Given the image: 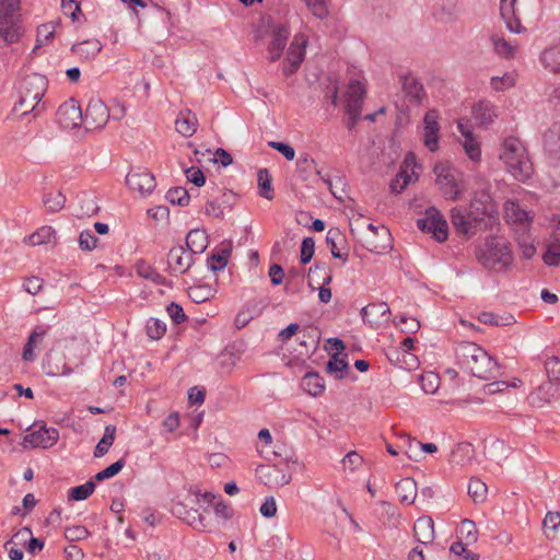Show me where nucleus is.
Masks as SVG:
<instances>
[{
	"label": "nucleus",
	"instance_id": "f257e3e1",
	"mask_svg": "<svg viewBox=\"0 0 560 560\" xmlns=\"http://www.w3.org/2000/svg\"><path fill=\"white\" fill-rule=\"evenodd\" d=\"M500 159L515 179L525 182L532 176L533 165L518 138L509 137L503 141Z\"/></svg>",
	"mask_w": 560,
	"mask_h": 560
},
{
	"label": "nucleus",
	"instance_id": "f03ea898",
	"mask_svg": "<svg viewBox=\"0 0 560 560\" xmlns=\"http://www.w3.org/2000/svg\"><path fill=\"white\" fill-rule=\"evenodd\" d=\"M478 261L487 269L502 272L513 264L510 244L500 237H488L477 254Z\"/></svg>",
	"mask_w": 560,
	"mask_h": 560
},
{
	"label": "nucleus",
	"instance_id": "7ed1b4c3",
	"mask_svg": "<svg viewBox=\"0 0 560 560\" xmlns=\"http://www.w3.org/2000/svg\"><path fill=\"white\" fill-rule=\"evenodd\" d=\"M489 214L490 209L488 206L480 200L474 199L469 211L464 207H454L451 210V221L457 233L474 234L477 223L481 222Z\"/></svg>",
	"mask_w": 560,
	"mask_h": 560
},
{
	"label": "nucleus",
	"instance_id": "20e7f679",
	"mask_svg": "<svg viewBox=\"0 0 560 560\" xmlns=\"http://www.w3.org/2000/svg\"><path fill=\"white\" fill-rule=\"evenodd\" d=\"M459 365L472 376L481 380L498 377L501 369L498 359L491 355L490 352L464 354V358L459 360Z\"/></svg>",
	"mask_w": 560,
	"mask_h": 560
},
{
	"label": "nucleus",
	"instance_id": "39448f33",
	"mask_svg": "<svg viewBox=\"0 0 560 560\" xmlns=\"http://www.w3.org/2000/svg\"><path fill=\"white\" fill-rule=\"evenodd\" d=\"M19 10L20 0H0V35L8 43L16 42L23 34Z\"/></svg>",
	"mask_w": 560,
	"mask_h": 560
},
{
	"label": "nucleus",
	"instance_id": "423d86ee",
	"mask_svg": "<svg viewBox=\"0 0 560 560\" xmlns=\"http://www.w3.org/2000/svg\"><path fill=\"white\" fill-rule=\"evenodd\" d=\"M417 226L420 231L431 234L440 243L447 240V222L441 212L433 207L427 209L424 217L417 220Z\"/></svg>",
	"mask_w": 560,
	"mask_h": 560
},
{
	"label": "nucleus",
	"instance_id": "0eeeda50",
	"mask_svg": "<svg viewBox=\"0 0 560 560\" xmlns=\"http://www.w3.org/2000/svg\"><path fill=\"white\" fill-rule=\"evenodd\" d=\"M109 119V109L105 103L97 97L90 100L83 114L82 126L85 130L102 129Z\"/></svg>",
	"mask_w": 560,
	"mask_h": 560
},
{
	"label": "nucleus",
	"instance_id": "6e6552de",
	"mask_svg": "<svg viewBox=\"0 0 560 560\" xmlns=\"http://www.w3.org/2000/svg\"><path fill=\"white\" fill-rule=\"evenodd\" d=\"M434 173L436 175V183L443 196L446 199L456 200L463 190L460 182L457 178L458 173L444 165H436L434 167Z\"/></svg>",
	"mask_w": 560,
	"mask_h": 560
},
{
	"label": "nucleus",
	"instance_id": "1a4fd4ad",
	"mask_svg": "<svg viewBox=\"0 0 560 560\" xmlns=\"http://www.w3.org/2000/svg\"><path fill=\"white\" fill-rule=\"evenodd\" d=\"M83 113L74 98L62 103L56 112V121L62 129H77L82 126Z\"/></svg>",
	"mask_w": 560,
	"mask_h": 560
},
{
	"label": "nucleus",
	"instance_id": "9d476101",
	"mask_svg": "<svg viewBox=\"0 0 560 560\" xmlns=\"http://www.w3.org/2000/svg\"><path fill=\"white\" fill-rule=\"evenodd\" d=\"M271 39L267 46V58L270 62L279 60L283 54V50L288 44L290 37V28L285 24L270 23Z\"/></svg>",
	"mask_w": 560,
	"mask_h": 560
},
{
	"label": "nucleus",
	"instance_id": "9b49d317",
	"mask_svg": "<svg viewBox=\"0 0 560 560\" xmlns=\"http://www.w3.org/2000/svg\"><path fill=\"white\" fill-rule=\"evenodd\" d=\"M195 264V256L183 245L173 246L167 254V271L173 276L186 273Z\"/></svg>",
	"mask_w": 560,
	"mask_h": 560
},
{
	"label": "nucleus",
	"instance_id": "f8f14e48",
	"mask_svg": "<svg viewBox=\"0 0 560 560\" xmlns=\"http://www.w3.org/2000/svg\"><path fill=\"white\" fill-rule=\"evenodd\" d=\"M126 184L142 196L151 194L156 186L155 177L147 170L129 172L126 176Z\"/></svg>",
	"mask_w": 560,
	"mask_h": 560
},
{
	"label": "nucleus",
	"instance_id": "ddd939ff",
	"mask_svg": "<svg viewBox=\"0 0 560 560\" xmlns=\"http://www.w3.org/2000/svg\"><path fill=\"white\" fill-rule=\"evenodd\" d=\"M399 81L407 101L412 105H419L425 97L423 84L415 75L407 73L400 74Z\"/></svg>",
	"mask_w": 560,
	"mask_h": 560
},
{
	"label": "nucleus",
	"instance_id": "4468645a",
	"mask_svg": "<svg viewBox=\"0 0 560 560\" xmlns=\"http://www.w3.org/2000/svg\"><path fill=\"white\" fill-rule=\"evenodd\" d=\"M365 96L364 85L353 80L349 83L345 98L346 114L361 115L362 104Z\"/></svg>",
	"mask_w": 560,
	"mask_h": 560
},
{
	"label": "nucleus",
	"instance_id": "2eb2a0df",
	"mask_svg": "<svg viewBox=\"0 0 560 560\" xmlns=\"http://www.w3.org/2000/svg\"><path fill=\"white\" fill-rule=\"evenodd\" d=\"M348 352H332L326 364V373L335 380H343L351 374L349 362L347 361Z\"/></svg>",
	"mask_w": 560,
	"mask_h": 560
},
{
	"label": "nucleus",
	"instance_id": "dca6fc26",
	"mask_svg": "<svg viewBox=\"0 0 560 560\" xmlns=\"http://www.w3.org/2000/svg\"><path fill=\"white\" fill-rule=\"evenodd\" d=\"M235 195L230 190H223L221 192L220 200L219 199H210L206 202L205 212L208 215H213L215 218H223L225 210H231L234 201Z\"/></svg>",
	"mask_w": 560,
	"mask_h": 560
},
{
	"label": "nucleus",
	"instance_id": "f3484780",
	"mask_svg": "<svg viewBox=\"0 0 560 560\" xmlns=\"http://www.w3.org/2000/svg\"><path fill=\"white\" fill-rule=\"evenodd\" d=\"M544 150L549 158L560 162V121L553 122L544 133Z\"/></svg>",
	"mask_w": 560,
	"mask_h": 560
},
{
	"label": "nucleus",
	"instance_id": "a211bd4d",
	"mask_svg": "<svg viewBox=\"0 0 560 560\" xmlns=\"http://www.w3.org/2000/svg\"><path fill=\"white\" fill-rule=\"evenodd\" d=\"M424 122V145L434 152L438 150L439 143V122L435 110H429L423 119Z\"/></svg>",
	"mask_w": 560,
	"mask_h": 560
},
{
	"label": "nucleus",
	"instance_id": "6ab92c4d",
	"mask_svg": "<svg viewBox=\"0 0 560 560\" xmlns=\"http://www.w3.org/2000/svg\"><path fill=\"white\" fill-rule=\"evenodd\" d=\"M553 382L555 381L548 380L540 384L535 392L530 393L529 400L533 406L540 408L549 404L556 397L559 392V384H555Z\"/></svg>",
	"mask_w": 560,
	"mask_h": 560
},
{
	"label": "nucleus",
	"instance_id": "aec40b11",
	"mask_svg": "<svg viewBox=\"0 0 560 560\" xmlns=\"http://www.w3.org/2000/svg\"><path fill=\"white\" fill-rule=\"evenodd\" d=\"M413 536L422 545H429L434 540V522L430 516L419 517L413 525Z\"/></svg>",
	"mask_w": 560,
	"mask_h": 560
},
{
	"label": "nucleus",
	"instance_id": "412c9836",
	"mask_svg": "<svg viewBox=\"0 0 560 560\" xmlns=\"http://www.w3.org/2000/svg\"><path fill=\"white\" fill-rule=\"evenodd\" d=\"M302 389L312 397H320L326 389L325 381L318 372L308 371L301 380Z\"/></svg>",
	"mask_w": 560,
	"mask_h": 560
},
{
	"label": "nucleus",
	"instance_id": "4be33fe9",
	"mask_svg": "<svg viewBox=\"0 0 560 560\" xmlns=\"http://www.w3.org/2000/svg\"><path fill=\"white\" fill-rule=\"evenodd\" d=\"M504 217L508 223L513 224L528 225L532 221L529 213L514 200L504 203Z\"/></svg>",
	"mask_w": 560,
	"mask_h": 560
},
{
	"label": "nucleus",
	"instance_id": "5701e85b",
	"mask_svg": "<svg viewBox=\"0 0 560 560\" xmlns=\"http://www.w3.org/2000/svg\"><path fill=\"white\" fill-rule=\"evenodd\" d=\"M102 47L103 46L98 39L92 38L73 44L70 50L81 60L89 61L94 59L100 54Z\"/></svg>",
	"mask_w": 560,
	"mask_h": 560
},
{
	"label": "nucleus",
	"instance_id": "b1692460",
	"mask_svg": "<svg viewBox=\"0 0 560 560\" xmlns=\"http://www.w3.org/2000/svg\"><path fill=\"white\" fill-rule=\"evenodd\" d=\"M388 361L406 371H415L420 366V359L416 352H385Z\"/></svg>",
	"mask_w": 560,
	"mask_h": 560
},
{
	"label": "nucleus",
	"instance_id": "393cba45",
	"mask_svg": "<svg viewBox=\"0 0 560 560\" xmlns=\"http://www.w3.org/2000/svg\"><path fill=\"white\" fill-rule=\"evenodd\" d=\"M266 468L268 470L266 474V483H268L270 487H283L288 485L292 479L287 464L279 463L272 466H267Z\"/></svg>",
	"mask_w": 560,
	"mask_h": 560
},
{
	"label": "nucleus",
	"instance_id": "a878e982",
	"mask_svg": "<svg viewBox=\"0 0 560 560\" xmlns=\"http://www.w3.org/2000/svg\"><path fill=\"white\" fill-rule=\"evenodd\" d=\"M516 0H501L500 13L504 20L508 30L512 33H521L523 27L520 20L515 16Z\"/></svg>",
	"mask_w": 560,
	"mask_h": 560
},
{
	"label": "nucleus",
	"instance_id": "bb28decb",
	"mask_svg": "<svg viewBox=\"0 0 560 560\" xmlns=\"http://www.w3.org/2000/svg\"><path fill=\"white\" fill-rule=\"evenodd\" d=\"M59 440V431L55 427H47L45 421L37 420V447L47 450Z\"/></svg>",
	"mask_w": 560,
	"mask_h": 560
},
{
	"label": "nucleus",
	"instance_id": "cd10ccee",
	"mask_svg": "<svg viewBox=\"0 0 560 560\" xmlns=\"http://www.w3.org/2000/svg\"><path fill=\"white\" fill-rule=\"evenodd\" d=\"M185 244L188 252L194 256L202 254L209 244L208 235L205 230H191L186 236Z\"/></svg>",
	"mask_w": 560,
	"mask_h": 560
},
{
	"label": "nucleus",
	"instance_id": "c85d7f7f",
	"mask_svg": "<svg viewBox=\"0 0 560 560\" xmlns=\"http://www.w3.org/2000/svg\"><path fill=\"white\" fill-rule=\"evenodd\" d=\"M540 62L549 72L560 74V42L542 50Z\"/></svg>",
	"mask_w": 560,
	"mask_h": 560
},
{
	"label": "nucleus",
	"instance_id": "c756f323",
	"mask_svg": "<svg viewBox=\"0 0 560 560\" xmlns=\"http://www.w3.org/2000/svg\"><path fill=\"white\" fill-rule=\"evenodd\" d=\"M395 491L401 503L410 505L417 498V483L412 478H404L395 485Z\"/></svg>",
	"mask_w": 560,
	"mask_h": 560
},
{
	"label": "nucleus",
	"instance_id": "7c9ffc66",
	"mask_svg": "<svg viewBox=\"0 0 560 560\" xmlns=\"http://www.w3.org/2000/svg\"><path fill=\"white\" fill-rule=\"evenodd\" d=\"M231 252L232 243L228 242L226 244H223V247H221L217 253H213L208 257V268L214 272L223 270L229 262Z\"/></svg>",
	"mask_w": 560,
	"mask_h": 560
},
{
	"label": "nucleus",
	"instance_id": "2f4dec72",
	"mask_svg": "<svg viewBox=\"0 0 560 560\" xmlns=\"http://www.w3.org/2000/svg\"><path fill=\"white\" fill-rule=\"evenodd\" d=\"M345 242V236L337 228L329 229L326 235V243L329 246L332 257L341 259L343 262L348 261V253H342L340 244Z\"/></svg>",
	"mask_w": 560,
	"mask_h": 560
},
{
	"label": "nucleus",
	"instance_id": "473e14b6",
	"mask_svg": "<svg viewBox=\"0 0 560 560\" xmlns=\"http://www.w3.org/2000/svg\"><path fill=\"white\" fill-rule=\"evenodd\" d=\"M9 545L24 547L30 553H35V537L33 536L32 528L25 526L18 530L13 537L5 542L4 547Z\"/></svg>",
	"mask_w": 560,
	"mask_h": 560
},
{
	"label": "nucleus",
	"instance_id": "72a5a7b5",
	"mask_svg": "<svg viewBox=\"0 0 560 560\" xmlns=\"http://www.w3.org/2000/svg\"><path fill=\"white\" fill-rule=\"evenodd\" d=\"M240 360V352H218L213 358V364L218 372L228 374Z\"/></svg>",
	"mask_w": 560,
	"mask_h": 560
},
{
	"label": "nucleus",
	"instance_id": "f704fd0d",
	"mask_svg": "<svg viewBox=\"0 0 560 560\" xmlns=\"http://www.w3.org/2000/svg\"><path fill=\"white\" fill-rule=\"evenodd\" d=\"M458 130L465 138L463 145L469 159L472 161H479L481 156V150L478 141L472 136V131H470L460 122L458 124Z\"/></svg>",
	"mask_w": 560,
	"mask_h": 560
},
{
	"label": "nucleus",
	"instance_id": "c9c22d12",
	"mask_svg": "<svg viewBox=\"0 0 560 560\" xmlns=\"http://www.w3.org/2000/svg\"><path fill=\"white\" fill-rule=\"evenodd\" d=\"M316 174L319 176V178L323 180V183L327 186V188L329 189V191L331 192V195L339 199V200H342L343 197L346 196V190H345V187H346V183H345V178L341 177V176H335V177H330L328 174H325L323 175L320 171H316Z\"/></svg>",
	"mask_w": 560,
	"mask_h": 560
},
{
	"label": "nucleus",
	"instance_id": "e433bc0d",
	"mask_svg": "<svg viewBox=\"0 0 560 560\" xmlns=\"http://www.w3.org/2000/svg\"><path fill=\"white\" fill-rule=\"evenodd\" d=\"M298 339L300 346L317 350L320 341V331L316 327H307L299 331Z\"/></svg>",
	"mask_w": 560,
	"mask_h": 560
},
{
	"label": "nucleus",
	"instance_id": "4c0bfd02",
	"mask_svg": "<svg viewBox=\"0 0 560 560\" xmlns=\"http://www.w3.org/2000/svg\"><path fill=\"white\" fill-rule=\"evenodd\" d=\"M302 42L300 43L298 37L290 44L285 61L289 63H293L294 66H301L305 56V47L307 40L301 36Z\"/></svg>",
	"mask_w": 560,
	"mask_h": 560
},
{
	"label": "nucleus",
	"instance_id": "58836bf2",
	"mask_svg": "<svg viewBox=\"0 0 560 560\" xmlns=\"http://www.w3.org/2000/svg\"><path fill=\"white\" fill-rule=\"evenodd\" d=\"M116 436V427L114 424H107L104 430V434L102 439L98 441V443L95 446L94 450V457H102L104 456L109 447L113 445Z\"/></svg>",
	"mask_w": 560,
	"mask_h": 560
},
{
	"label": "nucleus",
	"instance_id": "ea45409f",
	"mask_svg": "<svg viewBox=\"0 0 560 560\" xmlns=\"http://www.w3.org/2000/svg\"><path fill=\"white\" fill-rule=\"evenodd\" d=\"M78 202L80 206L79 214L82 217H93L97 214L100 210L96 198L92 194L83 192L81 196H79Z\"/></svg>",
	"mask_w": 560,
	"mask_h": 560
},
{
	"label": "nucleus",
	"instance_id": "a19ab883",
	"mask_svg": "<svg viewBox=\"0 0 560 560\" xmlns=\"http://www.w3.org/2000/svg\"><path fill=\"white\" fill-rule=\"evenodd\" d=\"M259 195L267 199H273V189L271 186L272 177L267 168H260L257 173Z\"/></svg>",
	"mask_w": 560,
	"mask_h": 560
},
{
	"label": "nucleus",
	"instance_id": "79ce46f5",
	"mask_svg": "<svg viewBox=\"0 0 560 560\" xmlns=\"http://www.w3.org/2000/svg\"><path fill=\"white\" fill-rule=\"evenodd\" d=\"M472 114L476 120L487 126L493 120V106L490 102H479L474 106Z\"/></svg>",
	"mask_w": 560,
	"mask_h": 560
},
{
	"label": "nucleus",
	"instance_id": "37998d69",
	"mask_svg": "<svg viewBox=\"0 0 560 560\" xmlns=\"http://www.w3.org/2000/svg\"><path fill=\"white\" fill-rule=\"evenodd\" d=\"M65 196L56 190L43 195V205L48 212H58L65 207Z\"/></svg>",
	"mask_w": 560,
	"mask_h": 560
},
{
	"label": "nucleus",
	"instance_id": "c03bdc74",
	"mask_svg": "<svg viewBox=\"0 0 560 560\" xmlns=\"http://www.w3.org/2000/svg\"><path fill=\"white\" fill-rule=\"evenodd\" d=\"M458 538L464 540L466 545L476 542L478 532L475 522L468 518L463 520L458 527Z\"/></svg>",
	"mask_w": 560,
	"mask_h": 560
},
{
	"label": "nucleus",
	"instance_id": "a18cd8bd",
	"mask_svg": "<svg viewBox=\"0 0 560 560\" xmlns=\"http://www.w3.org/2000/svg\"><path fill=\"white\" fill-rule=\"evenodd\" d=\"M487 485L479 478H471L468 483V494L475 503H482L487 499Z\"/></svg>",
	"mask_w": 560,
	"mask_h": 560
},
{
	"label": "nucleus",
	"instance_id": "49530a36",
	"mask_svg": "<svg viewBox=\"0 0 560 560\" xmlns=\"http://www.w3.org/2000/svg\"><path fill=\"white\" fill-rule=\"evenodd\" d=\"M166 200L172 205H177L180 207H186L189 203L190 196L186 188L184 187H173L170 188L165 196Z\"/></svg>",
	"mask_w": 560,
	"mask_h": 560
},
{
	"label": "nucleus",
	"instance_id": "de8ad7c7",
	"mask_svg": "<svg viewBox=\"0 0 560 560\" xmlns=\"http://www.w3.org/2000/svg\"><path fill=\"white\" fill-rule=\"evenodd\" d=\"M94 490L95 482L91 479L83 485L71 488L68 498L73 501H82L88 499Z\"/></svg>",
	"mask_w": 560,
	"mask_h": 560
},
{
	"label": "nucleus",
	"instance_id": "09e8293b",
	"mask_svg": "<svg viewBox=\"0 0 560 560\" xmlns=\"http://www.w3.org/2000/svg\"><path fill=\"white\" fill-rule=\"evenodd\" d=\"M213 295L212 288L208 284L194 285L188 289V296L194 303H203Z\"/></svg>",
	"mask_w": 560,
	"mask_h": 560
},
{
	"label": "nucleus",
	"instance_id": "8fccbe9b",
	"mask_svg": "<svg viewBox=\"0 0 560 560\" xmlns=\"http://www.w3.org/2000/svg\"><path fill=\"white\" fill-rule=\"evenodd\" d=\"M57 244V233L48 225L37 229V245H44L47 248H52Z\"/></svg>",
	"mask_w": 560,
	"mask_h": 560
},
{
	"label": "nucleus",
	"instance_id": "3c124183",
	"mask_svg": "<svg viewBox=\"0 0 560 560\" xmlns=\"http://www.w3.org/2000/svg\"><path fill=\"white\" fill-rule=\"evenodd\" d=\"M57 24V22H49L37 26V49L54 38Z\"/></svg>",
	"mask_w": 560,
	"mask_h": 560
},
{
	"label": "nucleus",
	"instance_id": "603ef678",
	"mask_svg": "<svg viewBox=\"0 0 560 560\" xmlns=\"http://www.w3.org/2000/svg\"><path fill=\"white\" fill-rule=\"evenodd\" d=\"M491 43H492L494 51L500 57L511 58V57L514 56L516 48L514 46H512L505 39H503V38H501V37H499L497 35H492L491 36Z\"/></svg>",
	"mask_w": 560,
	"mask_h": 560
},
{
	"label": "nucleus",
	"instance_id": "864d4df0",
	"mask_svg": "<svg viewBox=\"0 0 560 560\" xmlns=\"http://www.w3.org/2000/svg\"><path fill=\"white\" fill-rule=\"evenodd\" d=\"M147 335L152 340L161 339L166 332V324L159 318H150L147 322Z\"/></svg>",
	"mask_w": 560,
	"mask_h": 560
},
{
	"label": "nucleus",
	"instance_id": "5fc2aeb1",
	"mask_svg": "<svg viewBox=\"0 0 560 560\" xmlns=\"http://www.w3.org/2000/svg\"><path fill=\"white\" fill-rule=\"evenodd\" d=\"M315 168V160L308 154H302L296 161V170L302 180H307L311 172Z\"/></svg>",
	"mask_w": 560,
	"mask_h": 560
},
{
	"label": "nucleus",
	"instance_id": "6e6d98bb",
	"mask_svg": "<svg viewBox=\"0 0 560 560\" xmlns=\"http://www.w3.org/2000/svg\"><path fill=\"white\" fill-rule=\"evenodd\" d=\"M303 2L315 18L319 20L328 18L327 0H303Z\"/></svg>",
	"mask_w": 560,
	"mask_h": 560
},
{
	"label": "nucleus",
	"instance_id": "4d7b16f0",
	"mask_svg": "<svg viewBox=\"0 0 560 560\" xmlns=\"http://www.w3.org/2000/svg\"><path fill=\"white\" fill-rule=\"evenodd\" d=\"M478 320L485 325L504 326L512 324L514 318L511 315L506 318H503L491 312H482L479 314Z\"/></svg>",
	"mask_w": 560,
	"mask_h": 560
},
{
	"label": "nucleus",
	"instance_id": "13d9d810",
	"mask_svg": "<svg viewBox=\"0 0 560 560\" xmlns=\"http://www.w3.org/2000/svg\"><path fill=\"white\" fill-rule=\"evenodd\" d=\"M390 313V310L388 305L384 302L382 303H371L362 308L361 315L363 319H368L369 316L377 315L380 314L382 317H385V319L388 317Z\"/></svg>",
	"mask_w": 560,
	"mask_h": 560
},
{
	"label": "nucleus",
	"instance_id": "bf43d9fd",
	"mask_svg": "<svg viewBox=\"0 0 560 560\" xmlns=\"http://www.w3.org/2000/svg\"><path fill=\"white\" fill-rule=\"evenodd\" d=\"M544 261L548 266L556 267L560 264V242L555 240L547 246L544 255Z\"/></svg>",
	"mask_w": 560,
	"mask_h": 560
},
{
	"label": "nucleus",
	"instance_id": "052dcab7",
	"mask_svg": "<svg viewBox=\"0 0 560 560\" xmlns=\"http://www.w3.org/2000/svg\"><path fill=\"white\" fill-rule=\"evenodd\" d=\"M545 370L550 381L560 382V358L557 355L548 357L545 361Z\"/></svg>",
	"mask_w": 560,
	"mask_h": 560
},
{
	"label": "nucleus",
	"instance_id": "680f3d73",
	"mask_svg": "<svg viewBox=\"0 0 560 560\" xmlns=\"http://www.w3.org/2000/svg\"><path fill=\"white\" fill-rule=\"evenodd\" d=\"M125 464H126L125 459L120 458L117 462L109 465L108 467H106L105 469L98 471L94 476V479L96 481H103V480L109 479V478L116 476L117 474H119L120 470L124 468Z\"/></svg>",
	"mask_w": 560,
	"mask_h": 560
},
{
	"label": "nucleus",
	"instance_id": "e2e57ef3",
	"mask_svg": "<svg viewBox=\"0 0 560 560\" xmlns=\"http://www.w3.org/2000/svg\"><path fill=\"white\" fill-rule=\"evenodd\" d=\"M90 536V532L82 525L69 526L65 529V538L69 541H81Z\"/></svg>",
	"mask_w": 560,
	"mask_h": 560
},
{
	"label": "nucleus",
	"instance_id": "0e129e2a",
	"mask_svg": "<svg viewBox=\"0 0 560 560\" xmlns=\"http://www.w3.org/2000/svg\"><path fill=\"white\" fill-rule=\"evenodd\" d=\"M175 128L184 137H190L196 131V124L194 119H190L189 117H185L184 115H182L176 119Z\"/></svg>",
	"mask_w": 560,
	"mask_h": 560
},
{
	"label": "nucleus",
	"instance_id": "69168bd1",
	"mask_svg": "<svg viewBox=\"0 0 560 560\" xmlns=\"http://www.w3.org/2000/svg\"><path fill=\"white\" fill-rule=\"evenodd\" d=\"M420 385L424 393L427 394H434L440 384V378L435 373H428L420 376Z\"/></svg>",
	"mask_w": 560,
	"mask_h": 560
},
{
	"label": "nucleus",
	"instance_id": "338daca9",
	"mask_svg": "<svg viewBox=\"0 0 560 560\" xmlns=\"http://www.w3.org/2000/svg\"><path fill=\"white\" fill-rule=\"evenodd\" d=\"M411 176L406 171H400L390 182L389 188L392 192L400 194L410 183Z\"/></svg>",
	"mask_w": 560,
	"mask_h": 560
},
{
	"label": "nucleus",
	"instance_id": "774afa93",
	"mask_svg": "<svg viewBox=\"0 0 560 560\" xmlns=\"http://www.w3.org/2000/svg\"><path fill=\"white\" fill-rule=\"evenodd\" d=\"M97 242L98 238L90 230H84L79 235V246L82 250L91 252Z\"/></svg>",
	"mask_w": 560,
	"mask_h": 560
}]
</instances>
